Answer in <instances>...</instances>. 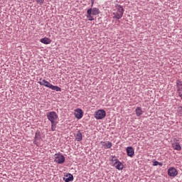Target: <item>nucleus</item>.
Masks as SVG:
<instances>
[{
    "label": "nucleus",
    "instance_id": "obj_14",
    "mask_svg": "<svg viewBox=\"0 0 182 182\" xmlns=\"http://www.w3.org/2000/svg\"><path fill=\"white\" fill-rule=\"evenodd\" d=\"M92 15H93L92 14V10H87V19H88V21H95V18Z\"/></svg>",
    "mask_w": 182,
    "mask_h": 182
},
{
    "label": "nucleus",
    "instance_id": "obj_18",
    "mask_svg": "<svg viewBox=\"0 0 182 182\" xmlns=\"http://www.w3.org/2000/svg\"><path fill=\"white\" fill-rule=\"evenodd\" d=\"M173 149L174 150H178V151H180L181 150V146H180V144L178 142H175L172 144Z\"/></svg>",
    "mask_w": 182,
    "mask_h": 182
},
{
    "label": "nucleus",
    "instance_id": "obj_1",
    "mask_svg": "<svg viewBox=\"0 0 182 182\" xmlns=\"http://www.w3.org/2000/svg\"><path fill=\"white\" fill-rule=\"evenodd\" d=\"M124 13V9L121 5H117L113 12L114 18L122 19Z\"/></svg>",
    "mask_w": 182,
    "mask_h": 182
},
{
    "label": "nucleus",
    "instance_id": "obj_15",
    "mask_svg": "<svg viewBox=\"0 0 182 182\" xmlns=\"http://www.w3.org/2000/svg\"><path fill=\"white\" fill-rule=\"evenodd\" d=\"M88 10H91V14L94 16L99 15L100 14V10L97 8L89 9Z\"/></svg>",
    "mask_w": 182,
    "mask_h": 182
},
{
    "label": "nucleus",
    "instance_id": "obj_21",
    "mask_svg": "<svg viewBox=\"0 0 182 182\" xmlns=\"http://www.w3.org/2000/svg\"><path fill=\"white\" fill-rule=\"evenodd\" d=\"M178 114L179 117H182V107L178 108Z\"/></svg>",
    "mask_w": 182,
    "mask_h": 182
},
{
    "label": "nucleus",
    "instance_id": "obj_11",
    "mask_svg": "<svg viewBox=\"0 0 182 182\" xmlns=\"http://www.w3.org/2000/svg\"><path fill=\"white\" fill-rule=\"evenodd\" d=\"M127 154L129 157H133L134 156V149L132 146L127 148Z\"/></svg>",
    "mask_w": 182,
    "mask_h": 182
},
{
    "label": "nucleus",
    "instance_id": "obj_12",
    "mask_svg": "<svg viewBox=\"0 0 182 182\" xmlns=\"http://www.w3.org/2000/svg\"><path fill=\"white\" fill-rule=\"evenodd\" d=\"M75 140L77 141H82V140H83V135L82 134V132H80V131H78L77 134L75 135Z\"/></svg>",
    "mask_w": 182,
    "mask_h": 182
},
{
    "label": "nucleus",
    "instance_id": "obj_5",
    "mask_svg": "<svg viewBox=\"0 0 182 182\" xmlns=\"http://www.w3.org/2000/svg\"><path fill=\"white\" fill-rule=\"evenodd\" d=\"M38 83L41 85V86H45L46 87H48L49 89H51L52 86L53 85L50 84V82H48L46 80H43L42 78L39 79Z\"/></svg>",
    "mask_w": 182,
    "mask_h": 182
},
{
    "label": "nucleus",
    "instance_id": "obj_4",
    "mask_svg": "<svg viewBox=\"0 0 182 182\" xmlns=\"http://www.w3.org/2000/svg\"><path fill=\"white\" fill-rule=\"evenodd\" d=\"M95 117L97 120H102V119H105V117H106V111H105V109H100L95 112Z\"/></svg>",
    "mask_w": 182,
    "mask_h": 182
},
{
    "label": "nucleus",
    "instance_id": "obj_10",
    "mask_svg": "<svg viewBox=\"0 0 182 182\" xmlns=\"http://www.w3.org/2000/svg\"><path fill=\"white\" fill-rule=\"evenodd\" d=\"M100 144L102 146L103 149H112V146H113V144H112V142L109 141H101Z\"/></svg>",
    "mask_w": 182,
    "mask_h": 182
},
{
    "label": "nucleus",
    "instance_id": "obj_2",
    "mask_svg": "<svg viewBox=\"0 0 182 182\" xmlns=\"http://www.w3.org/2000/svg\"><path fill=\"white\" fill-rule=\"evenodd\" d=\"M47 119L50 123L57 122L58 116L56 112L52 111L46 113Z\"/></svg>",
    "mask_w": 182,
    "mask_h": 182
},
{
    "label": "nucleus",
    "instance_id": "obj_22",
    "mask_svg": "<svg viewBox=\"0 0 182 182\" xmlns=\"http://www.w3.org/2000/svg\"><path fill=\"white\" fill-rule=\"evenodd\" d=\"M36 1L37 4H38V5H42L43 2H45V0H36Z\"/></svg>",
    "mask_w": 182,
    "mask_h": 182
},
{
    "label": "nucleus",
    "instance_id": "obj_9",
    "mask_svg": "<svg viewBox=\"0 0 182 182\" xmlns=\"http://www.w3.org/2000/svg\"><path fill=\"white\" fill-rule=\"evenodd\" d=\"M74 114L76 119H80L83 117V111L80 108H77L75 110Z\"/></svg>",
    "mask_w": 182,
    "mask_h": 182
},
{
    "label": "nucleus",
    "instance_id": "obj_3",
    "mask_svg": "<svg viewBox=\"0 0 182 182\" xmlns=\"http://www.w3.org/2000/svg\"><path fill=\"white\" fill-rule=\"evenodd\" d=\"M54 161L55 163H57V164H63V163H65V157L63 156V154L58 153V154H55L54 155Z\"/></svg>",
    "mask_w": 182,
    "mask_h": 182
},
{
    "label": "nucleus",
    "instance_id": "obj_17",
    "mask_svg": "<svg viewBox=\"0 0 182 182\" xmlns=\"http://www.w3.org/2000/svg\"><path fill=\"white\" fill-rule=\"evenodd\" d=\"M40 42H41V43H44V45H49L51 41H50V38L45 37L43 38H41L40 40Z\"/></svg>",
    "mask_w": 182,
    "mask_h": 182
},
{
    "label": "nucleus",
    "instance_id": "obj_16",
    "mask_svg": "<svg viewBox=\"0 0 182 182\" xmlns=\"http://www.w3.org/2000/svg\"><path fill=\"white\" fill-rule=\"evenodd\" d=\"M135 113L137 117H140V116L143 114V110L141 109V107H137L135 109Z\"/></svg>",
    "mask_w": 182,
    "mask_h": 182
},
{
    "label": "nucleus",
    "instance_id": "obj_8",
    "mask_svg": "<svg viewBox=\"0 0 182 182\" xmlns=\"http://www.w3.org/2000/svg\"><path fill=\"white\" fill-rule=\"evenodd\" d=\"M42 139V134L41 133V131L37 130L36 132L35 137L33 139V144H38V141Z\"/></svg>",
    "mask_w": 182,
    "mask_h": 182
},
{
    "label": "nucleus",
    "instance_id": "obj_23",
    "mask_svg": "<svg viewBox=\"0 0 182 182\" xmlns=\"http://www.w3.org/2000/svg\"><path fill=\"white\" fill-rule=\"evenodd\" d=\"M153 166H159V161H153Z\"/></svg>",
    "mask_w": 182,
    "mask_h": 182
},
{
    "label": "nucleus",
    "instance_id": "obj_7",
    "mask_svg": "<svg viewBox=\"0 0 182 182\" xmlns=\"http://www.w3.org/2000/svg\"><path fill=\"white\" fill-rule=\"evenodd\" d=\"M177 174H178V171H177V169L174 167H170L168 169V175L170 177H176L177 176Z\"/></svg>",
    "mask_w": 182,
    "mask_h": 182
},
{
    "label": "nucleus",
    "instance_id": "obj_25",
    "mask_svg": "<svg viewBox=\"0 0 182 182\" xmlns=\"http://www.w3.org/2000/svg\"><path fill=\"white\" fill-rule=\"evenodd\" d=\"M92 4H93V1H92Z\"/></svg>",
    "mask_w": 182,
    "mask_h": 182
},
{
    "label": "nucleus",
    "instance_id": "obj_13",
    "mask_svg": "<svg viewBox=\"0 0 182 182\" xmlns=\"http://www.w3.org/2000/svg\"><path fill=\"white\" fill-rule=\"evenodd\" d=\"M63 180L65 182L73 181V175L68 173L67 176H65V177L63 178Z\"/></svg>",
    "mask_w": 182,
    "mask_h": 182
},
{
    "label": "nucleus",
    "instance_id": "obj_20",
    "mask_svg": "<svg viewBox=\"0 0 182 182\" xmlns=\"http://www.w3.org/2000/svg\"><path fill=\"white\" fill-rule=\"evenodd\" d=\"M57 124H58V122H51V131L52 132L56 131Z\"/></svg>",
    "mask_w": 182,
    "mask_h": 182
},
{
    "label": "nucleus",
    "instance_id": "obj_6",
    "mask_svg": "<svg viewBox=\"0 0 182 182\" xmlns=\"http://www.w3.org/2000/svg\"><path fill=\"white\" fill-rule=\"evenodd\" d=\"M112 160L115 161L114 163V166L117 168V170H123V164H122V162H120L119 159H116V157L114 156Z\"/></svg>",
    "mask_w": 182,
    "mask_h": 182
},
{
    "label": "nucleus",
    "instance_id": "obj_24",
    "mask_svg": "<svg viewBox=\"0 0 182 182\" xmlns=\"http://www.w3.org/2000/svg\"><path fill=\"white\" fill-rule=\"evenodd\" d=\"M158 166H160V167H163V163L159 162Z\"/></svg>",
    "mask_w": 182,
    "mask_h": 182
},
{
    "label": "nucleus",
    "instance_id": "obj_19",
    "mask_svg": "<svg viewBox=\"0 0 182 182\" xmlns=\"http://www.w3.org/2000/svg\"><path fill=\"white\" fill-rule=\"evenodd\" d=\"M51 90H55V92H62V89L56 85H52Z\"/></svg>",
    "mask_w": 182,
    "mask_h": 182
}]
</instances>
